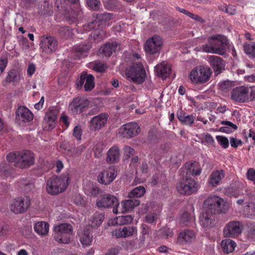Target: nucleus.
Listing matches in <instances>:
<instances>
[{
  "label": "nucleus",
  "mask_w": 255,
  "mask_h": 255,
  "mask_svg": "<svg viewBox=\"0 0 255 255\" xmlns=\"http://www.w3.org/2000/svg\"><path fill=\"white\" fill-rule=\"evenodd\" d=\"M228 43L226 36L215 34L208 38V43L202 46V49L207 53L223 55L226 52Z\"/></svg>",
  "instance_id": "f257e3e1"
},
{
  "label": "nucleus",
  "mask_w": 255,
  "mask_h": 255,
  "mask_svg": "<svg viewBox=\"0 0 255 255\" xmlns=\"http://www.w3.org/2000/svg\"><path fill=\"white\" fill-rule=\"evenodd\" d=\"M70 183L69 174L64 173L61 176H53L46 182V191L52 195L63 192Z\"/></svg>",
  "instance_id": "f03ea898"
},
{
  "label": "nucleus",
  "mask_w": 255,
  "mask_h": 255,
  "mask_svg": "<svg viewBox=\"0 0 255 255\" xmlns=\"http://www.w3.org/2000/svg\"><path fill=\"white\" fill-rule=\"evenodd\" d=\"M212 71L207 66H198L194 68L189 74L191 82L196 85L207 83L210 80Z\"/></svg>",
  "instance_id": "7ed1b4c3"
},
{
  "label": "nucleus",
  "mask_w": 255,
  "mask_h": 255,
  "mask_svg": "<svg viewBox=\"0 0 255 255\" xmlns=\"http://www.w3.org/2000/svg\"><path fill=\"white\" fill-rule=\"evenodd\" d=\"M205 210L215 214L225 213L227 210L226 202L218 196L208 197L204 202Z\"/></svg>",
  "instance_id": "20e7f679"
},
{
  "label": "nucleus",
  "mask_w": 255,
  "mask_h": 255,
  "mask_svg": "<svg viewBox=\"0 0 255 255\" xmlns=\"http://www.w3.org/2000/svg\"><path fill=\"white\" fill-rule=\"evenodd\" d=\"M54 240L60 244H68L70 242L69 236L72 234L73 227L68 223L55 225L53 228Z\"/></svg>",
  "instance_id": "39448f33"
},
{
  "label": "nucleus",
  "mask_w": 255,
  "mask_h": 255,
  "mask_svg": "<svg viewBox=\"0 0 255 255\" xmlns=\"http://www.w3.org/2000/svg\"><path fill=\"white\" fill-rule=\"evenodd\" d=\"M96 206L99 208H109L113 207V212L114 214H117L118 210L117 207L119 205L118 198L111 194H106L101 195L96 202Z\"/></svg>",
  "instance_id": "423d86ee"
},
{
  "label": "nucleus",
  "mask_w": 255,
  "mask_h": 255,
  "mask_svg": "<svg viewBox=\"0 0 255 255\" xmlns=\"http://www.w3.org/2000/svg\"><path fill=\"white\" fill-rule=\"evenodd\" d=\"M176 188L181 194L189 195L197 191L199 185L194 179L186 176L178 183Z\"/></svg>",
  "instance_id": "0eeeda50"
},
{
  "label": "nucleus",
  "mask_w": 255,
  "mask_h": 255,
  "mask_svg": "<svg viewBox=\"0 0 255 255\" xmlns=\"http://www.w3.org/2000/svg\"><path fill=\"white\" fill-rule=\"evenodd\" d=\"M128 75L134 83L138 84L143 83L146 76L145 69L140 63L133 64L128 72Z\"/></svg>",
  "instance_id": "6e6552de"
},
{
  "label": "nucleus",
  "mask_w": 255,
  "mask_h": 255,
  "mask_svg": "<svg viewBox=\"0 0 255 255\" xmlns=\"http://www.w3.org/2000/svg\"><path fill=\"white\" fill-rule=\"evenodd\" d=\"M244 228L242 222L232 221L228 223L223 229V235L225 238H235L241 235Z\"/></svg>",
  "instance_id": "1a4fd4ad"
},
{
  "label": "nucleus",
  "mask_w": 255,
  "mask_h": 255,
  "mask_svg": "<svg viewBox=\"0 0 255 255\" xmlns=\"http://www.w3.org/2000/svg\"><path fill=\"white\" fill-rule=\"evenodd\" d=\"M30 199L25 197L14 199L11 203L9 208L11 212L15 214H21L25 212L30 205Z\"/></svg>",
  "instance_id": "9d476101"
},
{
  "label": "nucleus",
  "mask_w": 255,
  "mask_h": 255,
  "mask_svg": "<svg viewBox=\"0 0 255 255\" xmlns=\"http://www.w3.org/2000/svg\"><path fill=\"white\" fill-rule=\"evenodd\" d=\"M39 45L43 52L50 54L56 50L58 44L54 37L43 35L40 38Z\"/></svg>",
  "instance_id": "9b49d317"
},
{
  "label": "nucleus",
  "mask_w": 255,
  "mask_h": 255,
  "mask_svg": "<svg viewBox=\"0 0 255 255\" xmlns=\"http://www.w3.org/2000/svg\"><path fill=\"white\" fill-rule=\"evenodd\" d=\"M139 131V127L137 124L131 122L121 127L119 129V134L123 138H130L137 135Z\"/></svg>",
  "instance_id": "f8f14e48"
},
{
  "label": "nucleus",
  "mask_w": 255,
  "mask_h": 255,
  "mask_svg": "<svg viewBox=\"0 0 255 255\" xmlns=\"http://www.w3.org/2000/svg\"><path fill=\"white\" fill-rule=\"evenodd\" d=\"M162 45V40L158 35H154L148 39L144 44V50L149 54H154L159 52Z\"/></svg>",
  "instance_id": "ddd939ff"
},
{
  "label": "nucleus",
  "mask_w": 255,
  "mask_h": 255,
  "mask_svg": "<svg viewBox=\"0 0 255 255\" xmlns=\"http://www.w3.org/2000/svg\"><path fill=\"white\" fill-rule=\"evenodd\" d=\"M17 159V167L21 168H27L34 163V154L29 150L18 152Z\"/></svg>",
  "instance_id": "4468645a"
},
{
  "label": "nucleus",
  "mask_w": 255,
  "mask_h": 255,
  "mask_svg": "<svg viewBox=\"0 0 255 255\" xmlns=\"http://www.w3.org/2000/svg\"><path fill=\"white\" fill-rule=\"evenodd\" d=\"M117 172L113 165L104 169L98 176V182L102 184L107 185L111 184L116 178Z\"/></svg>",
  "instance_id": "2eb2a0df"
},
{
  "label": "nucleus",
  "mask_w": 255,
  "mask_h": 255,
  "mask_svg": "<svg viewBox=\"0 0 255 255\" xmlns=\"http://www.w3.org/2000/svg\"><path fill=\"white\" fill-rule=\"evenodd\" d=\"M249 88L240 86L234 89L231 92V98L237 102L245 103L249 101Z\"/></svg>",
  "instance_id": "dca6fc26"
},
{
  "label": "nucleus",
  "mask_w": 255,
  "mask_h": 255,
  "mask_svg": "<svg viewBox=\"0 0 255 255\" xmlns=\"http://www.w3.org/2000/svg\"><path fill=\"white\" fill-rule=\"evenodd\" d=\"M84 83L85 91H91L95 87L94 77L91 74H88L86 72H82L79 79L77 81L76 85L78 87L82 88Z\"/></svg>",
  "instance_id": "f3484780"
},
{
  "label": "nucleus",
  "mask_w": 255,
  "mask_h": 255,
  "mask_svg": "<svg viewBox=\"0 0 255 255\" xmlns=\"http://www.w3.org/2000/svg\"><path fill=\"white\" fill-rule=\"evenodd\" d=\"M89 105V101L84 98L77 97L69 105V108L76 114L83 112Z\"/></svg>",
  "instance_id": "a211bd4d"
},
{
  "label": "nucleus",
  "mask_w": 255,
  "mask_h": 255,
  "mask_svg": "<svg viewBox=\"0 0 255 255\" xmlns=\"http://www.w3.org/2000/svg\"><path fill=\"white\" fill-rule=\"evenodd\" d=\"M108 116L105 113H102L93 117L90 122L89 128L90 130L96 131L99 130L106 124Z\"/></svg>",
  "instance_id": "6ab92c4d"
},
{
  "label": "nucleus",
  "mask_w": 255,
  "mask_h": 255,
  "mask_svg": "<svg viewBox=\"0 0 255 255\" xmlns=\"http://www.w3.org/2000/svg\"><path fill=\"white\" fill-rule=\"evenodd\" d=\"M16 120L19 124L30 122L33 119V114L24 106L19 107L16 111Z\"/></svg>",
  "instance_id": "aec40b11"
},
{
  "label": "nucleus",
  "mask_w": 255,
  "mask_h": 255,
  "mask_svg": "<svg viewBox=\"0 0 255 255\" xmlns=\"http://www.w3.org/2000/svg\"><path fill=\"white\" fill-rule=\"evenodd\" d=\"M207 61L212 67L216 76L219 75L225 70V61L220 57L214 55L208 56Z\"/></svg>",
  "instance_id": "412c9836"
},
{
  "label": "nucleus",
  "mask_w": 255,
  "mask_h": 255,
  "mask_svg": "<svg viewBox=\"0 0 255 255\" xmlns=\"http://www.w3.org/2000/svg\"><path fill=\"white\" fill-rule=\"evenodd\" d=\"M58 113V111L56 107H51L47 112L43 121L46 130H50L54 128Z\"/></svg>",
  "instance_id": "4be33fe9"
},
{
  "label": "nucleus",
  "mask_w": 255,
  "mask_h": 255,
  "mask_svg": "<svg viewBox=\"0 0 255 255\" xmlns=\"http://www.w3.org/2000/svg\"><path fill=\"white\" fill-rule=\"evenodd\" d=\"M75 7L76 10L71 9L70 11H68L66 14V18L69 21L70 23H73L80 16L83 12L80 8L79 0H68Z\"/></svg>",
  "instance_id": "5701e85b"
},
{
  "label": "nucleus",
  "mask_w": 255,
  "mask_h": 255,
  "mask_svg": "<svg viewBox=\"0 0 255 255\" xmlns=\"http://www.w3.org/2000/svg\"><path fill=\"white\" fill-rule=\"evenodd\" d=\"M215 214L205 210L199 217L200 224L203 228H211L215 225Z\"/></svg>",
  "instance_id": "b1692460"
},
{
  "label": "nucleus",
  "mask_w": 255,
  "mask_h": 255,
  "mask_svg": "<svg viewBox=\"0 0 255 255\" xmlns=\"http://www.w3.org/2000/svg\"><path fill=\"white\" fill-rule=\"evenodd\" d=\"M120 50V45L117 42H107L99 49L101 54L106 57L111 56L113 52Z\"/></svg>",
  "instance_id": "393cba45"
},
{
  "label": "nucleus",
  "mask_w": 255,
  "mask_h": 255,
  "mask_svg": "<svg viewBox=\"0 0 255 255\" xmlns=\"http://www.w3.org/2000/svg\"><path fill=\"white\" fill-rule=\"evenodd\" d=\"M195 238L196 235L193 231L186 229L179 234L177 242L181 245L190 244L195 240Z\"/></svg>",
  "instance_id": "a878e982"
},
{
  "label": "nucleus",
  "mask_w": 255,
  "mask_h": 255,
  "mask_svg": "<svg viewBox=\"0 0 255 255\" xmlns=\"http://www.w3.org/2000/svg\"><path fill=\"white\" fill-rule=\"evenodd\" d=\"M135 232H136L135 227L128 226L115 230L113 232V235L117 238H126L133 236Z\"/></svg>",
  "instance_id": "bb28decb"
},
{
  "label": "nucleus",
  "mask_w": 255,
  "mask_h": 255,
  "mask_svg": "<svg viewBox=\"0 0 255 255\" xmlns=\"http://www.w3.org/2000/svg\"><path fill=\"white\" fill-rule=\"evenodd\" d=\"M225 176V173L223 170H215L210 175L208 182L212 187H217L220 184Z\"/></svg>",
  "instance_id": "cd10ccee"
},
{
  "label": "nucleus",
  "mask_w": 255,
  "mask_h": 255,
  "mask_svg": "<svg viewBox=\"0 0 255 255\" xmlns=\"http://www.w3.org/2000/svg\"><path fill=\"white\" fill-rule=\"evenodd\" d=\"M79 240L83 247L91 245L93 241V236L90 233L89 227L83 230H80L78 233Z\"/></svg>",
  "instance_id": "c85d7f7f"
},
{
  "label": "nucleus",
  "mask_w": 255,
  "mask_h": 255,
  "mask_svg": "<svg viewBox=\"0 0 255 255\" xmlns=\"http://www.w3.org/2000/svg\"><path fill=\"white\" fill-rule=\"evenodd\" d=\"M92 46L90 43H81L74 48L75 56L78 59L87 56Z\"/></svg>",
  "instance_id": "c756f323"
},
{
  "label": "nucleus",
  "mask_w": 255,
  "mask_h": 255,
  "mask_svg": "<svg viewBox=\"0 0 255 255\" xmlns=\"http://www.w3.org/2000/svg\"><path fill=\"white\" fill-rule=\"evenodd\" d=\"M106 161L109 163L117 162L120 159V148L117 145L111 147L107 152Z\"/></svg>",
  "instance_id": "7c9ffc66"
},
{
  "label": "nucleus",
  "mask_w": 255,
  "mask_h": 255,
  "mask_svg": "<svg viewBox=\"0 0 255 255\" xmlns=\"http://www.w3.org/2000/svg\"><path fill=\"white\" fill-rule=\"evenodd\" d=\"M155 70L159 77L165 79L170 74L171 67L170 65L162 63L155 67Z\"/></svg>",
  "instance_id": "2f4dec72"
},
{
  "label": "nucleus",
  "mask_w": 255,
  "mask_h": 255,
  "mask_svg": "<svg viewBox=\"0 0 255 255\" xmlns=\"http://www.w3.org/2000/svg\"><path fill=\"white\" fill-rule=\"evenodd\" d=\"M242 214L247 218L255 220V203H247L244 207Z\"/></svg>",
  "instance_id": "473e14b6"
},
{
  "label": "nucleus",
  "mask_w": 255,
  "mask_h": 255,
  "mask_svg": "<svg viewBox=\"0 0 255 255\" xmlns=\"http://www.w3.org/2000/svg\"><path fill=\"white\" fill-rule=\"evenodd\" d=\"M140 204V201L137 199H131L123 201L121 203L122 206V211L123 213L128 212L132 210L135 207Z\"/></svg>",
  "instance_id": "72a5a7b5"
},
{
  "label": "nucleus",
  "mask_w": 255,
  "mask_h": 255,
  "mask_svg": "<svg viewBox=\"0 0 255 255\" xmlns=\"http://www.w3.org/2000/svg\"><path fill=\"white\" fill-rule=\"evenodd\" d=\"M35 232L41 236L46 235L49 231V224L45 222H38L34 224Z\"/></svg>",
  "instance_id": "f704fd0d"
},
{
  "label": "nucleus",
  "mask_w": 255,
  "mask_h": 255,
  "mask_svg": "<svg viewBox=\"0 0 255 255\" xmlns=\"http://www.w3.org/2000/svg\"><path fill=\"white\" fill-rule=\"evenodd\" d=\"M177 118L182 124L185 125H192L195 120V116L186 115L185 113L180 112L177 113Z\"/></svg>",
  "instance_id": "c9c22d12"
},
{
  "label": "nucleus",
  "mask_w": 255,
  "mask_h": 255,
  "mask_svg": "<svg viewBox=\"0 0 255 255\" xmlns=\"http://www.w3.org/2000/svg\"><path fill=\"white\" fill-rule=\"evenodd\" d=\"M201 169L197 162L191 163L188 165L186 172V176L190 178L191 175L196 176L200 174Z\"/></svg>",
  "instance_id": "e433bc0d"
},
{
  "label": "nucleus",
  "mask_w": 255,
  "mask_h": 255,
  "mask_svg": "<svg viewBox=\"0 0 255 255\" xmlns=\"http://www.w3.org/2000/svg\"><path fill=\"white\" fill-rule=\"evenodd\" d=\"M221 246L224 252L229 254L234 251L236 246V244L233 240L225 239L222 241Z\"/></svg>",
  "instance_id": "4c0bfd02"
},
{
  "label": "nucleus",
  "mask_w": 255,
  "mask_h": 255,
  "mask_svg": "<svg viewBox=\"0 0 255 255\" xmlns=\"http://www.w3.org/2000/svg\"><path fill=\"white\" fill-rule=\"evenodd\" d=\"M105 215L102 213L97 212L94 214L91 220L90 226L92 228L99 227L104 221Z\"/></svg>",
  "instance_id": "58836bf2"
},
{
  "label": "nucleus",
  "mask_w": 255,
  "mask_h": 255,
  "mask_svg": "<svg viewBox=\"0 0 255 255\" xmlns=\"http://www.w3.org/2000/svg\"><path fill=\"white\" fill-rule=\"evenodd\" d=\"M145 193V189L142 186H139L130 191L128 195L129 198H140L143 196Z\"/></svg>",
  "instance_id": "ea45409f"
},
{
  "label": "nucleus",
  "mask_w": 255,
  "mask_h": 255,
  "mask_svg": "<svg viewBox=\"0 0 255 255\" xmlns=\"http://www.w3.org/2000/svg\"><path fill=\"white\" fill-rule=\"evenodd\" d=\"M244 52L249 57L255 58V42L251 43H246L243 46Z\"/></svg>",
  "instance_id": "a19ab883"
},
{
  "label": "nucleus",
  "mask_w": 255,
  "mask_h": 255,
  "mask_svg": "<svg viewBox=\"0 0 255 255\" xmlns=\"http://www.w3.org/2000/svg\"><path fill=\"white\" fill-rule=\"evenodd\" d=\"M132 220L133 218L130 215L119 216L115 219V223L120 225L130 224L132 222Z\"/></svg>",
  "instance_id": "79ce46f5"
},
{
  "label": "nucleus",
  "mask_w": 255,
  "mask_h": 255,
  "mask_svg": "<svg viewBox=\"0 0 255 255\" xmlns=\"http://www.w3.org/2000/svg\"><path fill=\"white\" fill-rule=\"evenodd\" d=\"M234 86V82L233 81L225 80L220 82L218 86L221 91L226 93L231 90Z\"/></svg>",
  "instance_id": "37998d69"
},
{
  "label": "nucleus",
  "mask_w": 255,
  "mask_h": 255,
  "mask_svg": "<svg viewBox=\"0 0 255 255\" xmlns=\"http://www.w3.org/2000/svg\"><path fill=\"white\" fill-rule=\"evenodd\" d=\"M102 190L97 186L92 185L87 189H85V193L89 196L96 197L101 193Z\"/></svg>",
  "instance_id": "c03bdc74"
},
{
  "label": "nucleus",
  "mask_w": 255,
  "mask_h": 255,
  "mask_svg": "<svg viewBox=\"0 0 255 255\" xmlns=\"http://www.w3.org/2000/svg\"><path fill=\"white\" fill-rule=\"evenodd\" d=\"M90 35L91 38L90 40L91 41L93 39L94 41L97 43L101 41L105 37L104 31L100 30L94 31Z\"/></svg>",
  "instance_id": "a18cd8bd"
},
{
  "label": "nucleus",
  "mask_w": 255,
  "mask_h": 255,
  "mask_svg": "<svg viewBox=\"0 0 255 255\" xmlns=\"http://www.w3.org/2000/svg\"><path fill=\"white\" fill-rule=\"evenodd\" d=\"M59 32L61 36L64 38H68L72 35V29L67 26H59Z\"/></svg>",
  "instance_id": "49530a36"
},
{
  "label": "nucleus",
  "mask_w": 255,
  "mask_h": 255,
  "mask_svg": "<svg viewBox=\"0 0 255 255\" xmlns=\"http://www.w3.org/2000/svg\"><path fill=\"white\" fill-rule=\"evenodd\" d=\"M216 139L222 148L226 149L229 147V142L227 137L222 135H217Z\"/></svg>",
  "instance_id": "de8ad7c7"
},
{
  "label": "nucleus",
  "mask_w": 255,
  "mask_h": 255,
  "mask_svg": "<svg viewBox=\"0 0 255 255\" xmlns=\"http://www.w3.org/2000/svg\"><path fill=\"white\" fill-rule=\"evenodd\" d=\"M191 219V217L190 214L187 212H184L181 216L180 219V224L183 225H188Z\"/></svg>",
  "instance_id": "09e8293b"
},
{
  "label": "nucleus",
  "mask_w": 255,
  "mask_h": 255,
  "mask_svg": "<svg viewBox=\"0 0 255 255\" xmlns=\"http://www.w3.org/2000/svg\"><path fill=\"white\" fill-rule=\"evenodd\" d=\"M96 18L99 21H106L112 18V14L110 13H99L96 15Z\"/></svg>",
  "instance_id": "8fccbe9b"
},
{
  "label": "nucleus",
  "mask_w": 255,
  "mask_h": 255,
  "mask_svg": "<svg viewBox=\"0 0 255 255\" xmlns=\"http://www.w3.org/2000/svg\"><path fill=\"white\" fill-rule=\"evenodd\" d=\"M88 6L95 10L99 8L100 2L98 0H87Z\"/></svg>",
  "instance_id": "3c124183"
},
{
  "label": "nucleus",
  "mask_w": 255,
  "mask_h": 255,
  "mask_svg": "<svg viewBox=\"0 0 255 255\" xmlns=\"http://www.w3.org/2000/svg\"><path fill=\"white\" fill-rule=\"evenodd\" d=\"M220 9L230 15H234L236 13V8L234 6H221Z\"/></svg>",
  "instance_id": "603ef678"
},
{
  "label": "nucleus",
  "mask_w": 255,
  "mask_h": 255,
  "mask_svg": "<svg viewBox=\"0 0 255 255\" xmlns=\"http://www.w3.org/2000/svg\"><path fill=\"white\" fill-rule=\"evenodd\" d=\"M106 65L102 62L96 63L93 66V70L98 72H103L106 70Z\"/></svg>",
  "instance_id": "864d4df0"
},
{
  "label": "nucleus",
  "mask_w": 255,
  "mask_h": 255,
  "mask_svg": "<svg viewBox=\"0 0 255 255\" xmlns=\"http://www.w3.org/2000/svg\"><path fill=\"white\" fill-rule=\"evenodd\" d=\"M99 24L97 20H93L87 24H85L83 26V29L85 31H88L93 29H94L96 26H99Z\"/></svg>",
  "instance_id": "5fc2aeb1"
},
{
  "label": "nucleus",
  "mask_w": 255,
  "mask_h": 255,
  "mask_svg": "<svg viewBox=\"0 0 255 255\" xmlns=\"http://www.w3.org/2000/svg\"><path fill=\"white\" fill-rule=\"evenodd\" d=\"M18 152H16L14 153H10L7 155L6 159L8 162H13L14 163V165L17 167V162L18 160L17 159V154Z\"/></svg>",
  "instance_id": "6e6d98bb"
},
{
  "label": "nucleus",
  "mask_w": 255,
  "mask_h": 255,
  "mask_svg": "<svg viewBox=\"0 0 255 255\" xmlns=\"http://www.w3.org/2000/svg\"><path fill=\"white\" fill-rule=\"evenodd\" d=\"M123 150L125 155L128 158L133 156L135 153L134 149L128 146H124Z\"/></svg>",
  "instance_id": "4d7b16f0"
},
{
  "label": "nucleus",
  "mask_w": 255,
  "mask_h": 255,
  "mask_svg": "<svg viewBox=\"0 0 255 255\" xmlns=\"http://www.w3.org/2000/svg\"><path fill=\"white\" fill-rule=\"evenodd\" d=\"M230 141L231 146L235 148H237L239 145H242L243 144L242 140L237 139L234 137H230Z\"/></svg>",
  "instance_id": "13d9d810"
},
{
  "label": "nucleus",
  "mask_w": 255,
  "mask_h": 255,
  "mask_svg": "<svg viewBox=\"0 0 255 255\" xmlns=\"http://www.w3.org/2000/svg\"><path fill=\"white\" fill-rule=\"evenodd\" d=\"M73 135L78 140L81 139L82 130L80 126H77L75 127L73 131Z\"/></svg>",
  "instance_id": "bf43d9fd"
},
{
  "label": "nucleus",
  "mask_w": 255,
  "mask_h": 255,
  "mask_svg": "<svg viewBox=\"0 0 255 255\" xmlns=\"http://www.w3.org/2000/svg\"><path fill=\"white\" fill-rule=\"evenodd\" d=\"M103 150V145L101 144H98L96 145L95 149L94 150L95 156L97 158L100 157L102 155Z\"/></svg>",
  "instance_id": "052dcab7"
},
{
  "label": "nucleus",
  "mask_w": 255,
  "mask_h": 255,
  "mask_svg": "<svg viewBox=\"0 0 255 255\" xmlns=\"http://www.w3.org/2000/svg\"><path fill=\"white\" fill-rule=\"evenodd\" d=\"M247 176L250 180L254 181L255 180V170L253 168H250L247 173Z\"/></svg>",
  "instance_id": "680f3d73"
},
{
  "label": "nucleus",
  "mask_w": 255,
  "mask_h": 255,
  "mask_svg": "<svg viewBox=\"0 0 255 255\" xmlns=\"http://www.w3.org/2000/svg\"><path fill=\"white\" fill-rule=\"evenodd\" d=\"M16 78V74L14 71H10L8 73L5 80L7 82H11L14 81Z\"/></svg>",
  "instance_id": "e2e57ef3"
},
{
  "label": "nucleus",
  "mask_w": 255,
  "mask_h": 255,
  "mask_svg": "<svg viewBox=\"0 0 255 255\" xmlns=\"http://www.w3.org/2000/svg\"><path fill=\"white\" fill-rule=\"evenodd\" d=\"M204 141L208 144H213L214 143V139L210 133H206L204 136Z\"/></svg>",
  "instance_id": "0e129e2a"
},
{
  "label": "nucleus",
  "mask_w": 255,
  "mask_h": 255,
  "mask_svg": "<svg viewBox=\"0 0 255 255\" xmlns=\"http://www.w3.org/2000/svg\"><path fill=\"white\" fill-rule=\"evenodd\" d=\"M7 64V58L0 59V74L1 73L5 68Z\"/></svg>",
  "instance_id": "69168bd1"
},
{
  "label": "nucleus",
  "mask_w": 255,
  "mask_h": 255,
  "mask_svg": "<svg viewBox=\"0 0 255 255\" xmlns=\"http://www.w3.org/2000/svg\"><path fill=\"white\" fill-rule=\"evenodd\" d=\"M190 18H192L193 19H194L196 21H199L201 23H204L205 20L200 16H199L197 14H195L192 13H191L190 16H189Z\"/></svg>",
  "instance_id": "338daca9"
},
{
  "label": "nucleus",
  "mask_w": 255,
  "mask_h": 255,
  "mask_svg": "<svg viewBox=\"0 0 255 255\" xmlns=\"http://www.w3.org/2000/svg\"><path fill=\"white\" fill-rule=\"evenodd\" d=\"M35 71V66L34 64H29L27 70V74L29 76H31L34 73Z\"/></svg>",
  "instance_id": "774afa93"
}]
</instances>
